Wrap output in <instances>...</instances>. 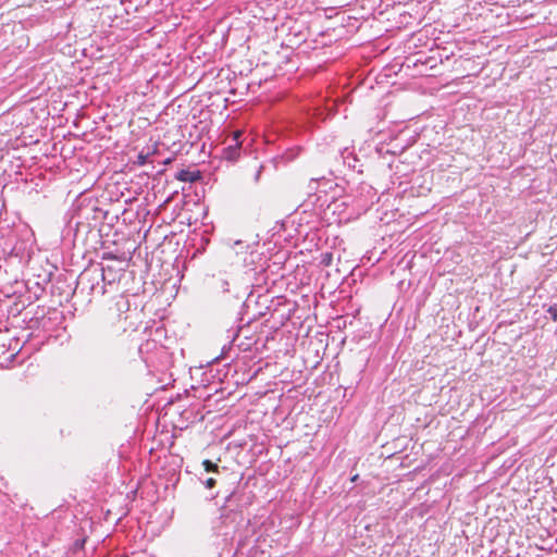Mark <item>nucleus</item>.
I'll return each instance as SVG.
<instances>
[{
    "label": "nucleus",
    "instance_id": "6e6552de",
    "mask_svg": "<svg viewBox=\"0 0 557 557\" xmlns=\"http://www.w3.org/2000/svg\"><path fill=\"white\" fill-rule=\"evenodd\" d=\"M215 485V480L213 478H209L205 482V486L207 488H212Z\"/></svg>",
    "mask_w": 557,
    "mask_h": 557
},
{
    "label": "nucleus",
    "instance_id": "0eeeda50",
    "mask_svg": "<svg viewBox=\"0 0 557 557\" xmlns=\"http://www.w3.org/2000/svg\"><path fill=\"white\" fill-rule=\"evenodd\" d=\"M147 160H148V154H144V153H139L137 156V161L136 163L138 165H145L147 163Z\"/></svg>",
    "mask_w": 557,
    "mask_h": 557
},
{
    "label": "nucleus",
    "instance_id": "f03ea898",
    "mask_svg": "<svg viewBox=\"0 0 557 557\" xmlns=\"http://www.w3.org/2000/svg\"><path fill=\"white\" fill-rule=\"evenodd\" d=\"M243 133L236 131L233 133L232 143L223 149V158L228 161H235L239 157L240 141Z\"/></svg>",
    "mask_w": 557,
    "mask_h": 557
},
{
    "label": "nucleus",
    "instance_id": "20e7f679",
    "mask_svg": "<svg viewBox=\"0 0 557 557\" xmlns=\"http://www.w3.org/2000/svg\"><path fill=\"white\" fill-rule=\"evenodd\" d=\"M176 178L182 182H195L197 175L190 171L182 170L177 173Z\"/></svg>",
    "mask_w": 557,
    "mask_h": 557
},
{
    "label": "nucleus",
    "instance_id": "7ed1b4c3",
    "mask_svg": "<svg viewBox=\"0 0 557 557\" xmlns=\"http://www.w3.org/2000/svg\"><path fill=\"white\" fill-rule=\"evenodd\" d=\"M230 248L236 253L240 255L243 252H252L255 249V245L247 244L243 240H234L232 244H230Z\"/></svg>",
    "mask_w": 557,
    "mask_h": 557
},
{
    "label": "nucleus",
    "instance_id": "f257e3e1",
    "mask_svg": "<svg viewBox=\"0 0 557 557\" xmlns=\"http://www.w3.org/2000/svg\"><path fill=\"white\" fill-rule=\"evenodd\" d=\"M115 272L112 268H95L85 271L81 276V282L85 281L89 284V290L92 295L103 296L108 293V286L112 287L115 283Z\"/></svg>",
    "mask_w": 557,
    "mask_h": 557
},
{
    "label": "nucleus",
    "instance_id": "39448f33",
    "mask_svg": "<svg viewBox=\"0 0 557 557\" xmlns=\"http://www.w3.org/2000/svg\"><path fill=\"white\" fill-rule=\"evenodd\" d=\"M203 467H205V470L207 472H211V471H218V465L213 463L212 461L210 460H205L202 462Z\"/></svg>",
    "mask_w": 557,
    "mask_h": 557
},
{
    "label": "nucleus",
    "instance_id": "1a4fd4ad",
    "mask_svg": "<svg viewBox=\"0 0 557 557\" xmlns=\"http://www.w3.org/2000/svg\"><path fill=\"white\" fill-rule=\"evenodd\" d=\"M262 169H263V166H262V165H260V166L258 168V170L256 171L255 176H253V182H255V183H258V182H259V180H260V175H261V172H262Z\"/></svg>",
    "mask_w": 557,
    "mask_h": 557
},
{
    "label": "nucleus",
    "instance_id": "9d476101",
    "mask_svg": "<svg viewBox=\"0 0 557 557\" xmlns=\"http://www.w3.org/2000/svg\"><path fill=\"white\" fill-rule=\"evenodd\" d=\"M318 181H319V180H317V178H311L310 184H309V189H310V190H315V189H317V187H315V186H313V184H317V183H318Z\"/></svg>",
    "mask_w": 557,
    "mask_h": 557
},
{
    "label": "nucleus",
    "instance_id": "423d86ee",
    "mask_svg": "<svg viewBox=\"0 0 557 557\" xmlns=\"http://www.w3.org/2000/svg\"><path fill=\"white\" fill-rule=\"evenodd\" d=\"M547 313L552 318L553 321H557V304H554L548 307Z\"/></svg>",
    "mask_w": 557,
    "mask_h": 557
},
{
    "label": "nucleus",
    "instance_id": "f8f14e48",
    "mask_svg": "<svg viewBox=\"0 0 557 557\" xmlns=\"http://www.w3.org/2000/svg\"><path fill=\"white\" fill-rule=\"evenodd\" d=\"M329 260H331V257L324 258V259H323V262H324L325 264H329Z\"/></svg>",
    "mask_w": 557,
    "mask_h": 557
},
{
    "label": "nucleus",
    "instance_id": "9b49d317",
    "mask_svg": "<svg viewBox=\"0 0 557 557\" xmlns=\"http://www.w3.org/2000/svg\"><path fill=\"white\" fill-rule=\"evenodd\" d=\"M329 260H331V257L324 258V259H323V262H324L325 264H329Z\"/></svg>",
    "mask_w": 557,
    "mask_h": 557
}]
</instances>
